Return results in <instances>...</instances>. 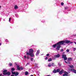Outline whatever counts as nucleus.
Returning <instances> with one entry per match:
<instances>
[{
	"instance_id": "f257e3e1",
	"label": "nucleus",
	"mask_w": 76,
	"mask_h": 76,
	"mask_svg": "<svg viewBox=\"0 0 76 76\" xmlns=\"http://www.w3.org/2000/svg\"><path fill=\"white\" fill-rule=\"evenodd\" d=\"M69 43L72 44V43H73V42H71L70 41L66 40H65L63 41H61L59 42H58L57 44L54 45H53V48H55L56 46V50H59L60 48L61 47V45H65L66 44H69Z\"/></svg>"
},
{
	"instance_id": "f03ea898",
	"label": "nucleus",
	"mask_w": 76,
	"mask_h": 76,
	"mask_svg": "<svg viewBox=\"0 0 76 76\" xmlns=\"http://www.w3.org/2000/svg\"><path fill=\"white\" fill-rule=\"evenodd\" d=\"M29 53H27V55H30L31 57H34V54L33 53H34V50L32 49H30L29 50Z\"/></svg>"
},
{
	"instance_id": "7ed1b4c3",
	"label": "nucleus",
	"mask_w": 76,
	"mask_h": 76,
	"mask_svg": "<svg viewBox=\"0 0 76 76\" xmlns=\"http://www.w3.org/2000/svg\"><path fill=\"white\" fill-rule=\"evenodd\" d=\"M7 70L4 69L3 71V75H8V76L10 75V73L9 72H7Z\"/></svg>"
},
{
	"instance_id": "20e7f679",
	"label": "nucleus",
	"mask_w": 76,
	"mask_h": 76,
	"mask_svg": "<svg viewBox=\"0 0 76 76\" xmlns=\"http://www.w3.org/2000/svg\"><path fill=\"white\" fill-rule=\"evenodd\" d=\"M62 58H64V60H66L67 59V58L66 57V55L65 54H63L62 56Z\"/></svg>"
},
{
	"instance_id": "39448f33",
	"label": "nucleus",
	"mask_w": 76,
	"mask_h": 76,
	"mask_svg": "<svg viewBox=\"0 0 76 76\" xmlns=\"http://www.w3.org/2000/svg\"><path fill=\"white\" fill-rule=\"evenodd\" d=\"M69 70L71 71L72 72L74 73H76V70L74 69H70V68H68Z\"/></svg>"
},
{
	"instance_id": "423d86ee",
	"label": "nucleus",
	"mask_w": 76,
	"mask_h": 76,
	"mask_svg": "<svg viewBox=\"0 0 76 76\" xmlns=\"http://www.w3.org/2000/svg\"><path fill=\"white\" fill-rule=\"evenodd\" d=\"M17 69L18 70H23V69H24V68H23V67H20V66H19V65H18L17 66Z\"/></svg>"
},
{
	"instance_id": "0eeeda50",
	"label": "nucleus",
	"mask_w": 76,
	"mask_h": 76,
	"mask_svg": "<svg viewBox=\"0 0 76 76\" xmlns=\"http://www.w3.org/2000/svg\"><path fill=\"white\" fill-rule=\"evenodd\" d=\"M12 75H15V76H18V75H19V73L18 72H13V71H12Z\"/></svg>"
},
{
	"instance_id": "6e6552de",
	"label": "nucleus",
	"mask_w": 76,
	"mask_h": 76,
	"mask_svg": "<svg viewBox=\"0 0 76 76\" xmlns=\"http://www.w3.org/2000/svg\"><path fill=\"white\" fill-rule=\"evenodd\" d=\"M64 74L63 75V76H67L68 75V73L66 72H64Z\"/></svg>"
},
{
	"instance_id": "1a4fd4ad",
	"label": "nucleus",
	"mask_w": 76,
	"mask_h": 76,
	"mask_svg": "<svg viewBox=\"0 0 76 76\" xmlns=\"http://www.w3.org/2000/svg\"><path fill=\"white\" fill-rule=\"evenodd\" d=\"M60 54H58L57 55H55V57H56V58H58L60 57Z\"/></svg>"
},
{
	"instance_id": "9d476101",
	"label": "nucleus",
	"mask_w": 76,
	"mask_h": 76,
	"mask_svg": "<svg viewBox=\"0 0 76 76\" xmlns=\"http://www.w3.org/2000/svg\"><path fill=\"white\" fill-rule=\"evenodd\" d=\"M40 51L39 50H38L37 51V53H36V56H38L39 53Z\"/></svg>"
},
{
	"instance_id": "9b49d317",
	"label": "nucleus",
	"mask_w": 76,
	"mask_h": 76,
	"mask_svg": "<svg viewBox=\"0 0 76 76\" xmlns=\"http://www.w3.org/2000/svg\"><path fill=\"white\" fill-rule=\"evenodd\" d=\"M69 67H70V68H69L70 69H72V68H73L74 67V66H73L71 65H69Z\"/></svg>"
},
{
	"instance_id": "f8f14e48",
	"label": "nucleus",
	"mask_w": 76,
	"mask_h": 76,
	"mask_svg": "<svg viewBox=\"0 0 76 76\" xmlns=\"http://www.w3.org/2000/svg\"><path fill=\"white\" fill-rule=\"evenodd\" d=\"M64 71V70L63 69H62V70L60 72H59V74H62V73H63V72Z\"/></svg>"
},
{
	"instance_id": "ddd939ff",
	"label": "nucleus",
	"mask_w": 76,
	"mask_h": 76,
	"mask_svg": "<svg viewBox=\"0 0 76 76\" xmlns=\"http://www.w3.org/2000/svg\"><path fill=\"white\" fill-rule=\"evenodd\" d=\"M72 60H73V58H68V60H69V61H72Z\"/></svg>"
},
{
	"instance_id": "4468645a",
	"label": "nucleus",
	"mask_w": 76,
	"mask_h": 76,
	"mask_svg": "<svg viewBox=\"0 0 76 76\" xmlns=\"http://www.w3.org/2000/svg\"><path fill=\"white\" fill-rule=\"evenodd\" d=\"M14 8L15 9H18V7L17 5H15V6Z\"/></svg>"
},
{
	"instance_id": "2eb2a0df",
	"label": "nucleus",
	"mask_w": 76,
	"mask_h": 76,
	"mask_svg": "<svg viewBox=\"0 0 76 76\" xmlns=\"http://www.w3.org/2000/svg\"><path fill=\"white\" fill-rule=\"evenodd\" d=\"M53 73H57L56 70H54L53 71Z\"/></svg>"
},
{
	"instance_id": "dca6fc26",
	"label": "nucleus",
	"mask_w": 76,
	"mask_h": 76,
	"mask_svg": "<svg viewBox=\"0 0 76 76\" xmlns=\"http://www.w3.org/2000/svg\"><path fill=\"white\" fill-rule=\"evenodd\" d=\"M60 69H57L56 70V72L57 73H58V72H60Z\"/></svg>"
},
{
	"instance_id": "f3484780",
	"label": "nucleus",
	"mask_w": 76,
	"mask_h": 76,
	"mask_svg": "<svg viewBox=\"0 0 76 76\" xmlns=\"http://www.w3.org/2000/svg\"><path fill=\"white\" fill-rule=\"evenodd\" d=\"M52 59L51 58H50L48 59V61H51Z\"/></svg>"
},
{
	"instance_id": "a211bd4d",
	"label": "nucleus",
	"mask_w": 76,
	"mask_h": 76,
	"mask_svg": "<svg viewBox=\"0 0 76 76\" xmlns=\"http://www.w3.org/2000/svg\"><path fill=\"white\" fill-rule=\"evenodd\" d=\"M25 74L26 75H28V72H25Z\"/></svg>"
},
{
	"instance_id": "6ab92c4d",
	"label": "nucleus",
	"mask_w": 76,
	"mask_h": 76,
	"mask_svg": "<svg viewBox=\"0 0 76 76\" xmlns=\"http://www.w3.org/2000/svg\"><path fill=\"white\" fill-rule=\"evenodd\" d=\"M15 70V68H12L11 69V70L12 71H14V70Z\"/></svg>"
},
{
	"instance_id": "aec40b11",
	"label": "nucleus",
	"mask_w": 76,
	"mask_h": 76,
	"mask_svg": "<svg viewBox=\"0 0 76 76\" xmlns=\"http://www.w3.org/2000/svg\"><path fill=\"white\" fill-rule=\"evenodd\" d=\"M48 66L49 67H51V64H48Z\"/></svg>"
},
{
	"instance_id": "412c9836",
	"label": "nucleus",
	"mask_w": 76,
	"mask_h": 76,
	"mask_svg": "<svg viewBox=\"0 0 76 76\" xmlns=\"http://www.w3.org/2000/svg\"><path fill=\"white\" fill-rule=\"evenodd\" d=\"M9 65L10 66H12V64L11 63H10Z\"/></svg>"
},
{
	"instance_id": "4be33fe9",
	"label": "nucleus",
	"mask_w": 76,
	"mask_h": 76,
	"mask_svg": "<svg viewBox=\"0 0 76 76\" xmlns=\"http://www.w3.org/2000/svg\"><path fill=\"white\" fill-rule=\"evenodd\" d=\"M70 51V50H69V49H67L66 50V51H67V53H69V51Z\"/></svg>"
},
{
	"instance_id": "5701e85b",
	"label": "nucleus",
	"mask_w": 76,
	"mask_h": 76,
	"mask_svg": "<svg viewBox=\"0 0 76 76\" xmlns=\"http://www.w3.org/2000/svg\"><path fill=\"white\" fill-rule=\"evenodd\" d=\"M65 63H67V64H69V62H67V61H65Z\"/></svg>"
},
{
	"instance_id": "b1692460",
	"label": "nucleus",
	"mask_w": 76,
	"mask_h": 76,
	"mask_svg": "<svg viewBox=\"0 0 76 76\" xmlns=\"http://www.w3.org/2000/svg\"><path fill=\"white\" fill-rule=\"evenodd\" d=\"M33 60H34V58H31V61H33Z\"/></svg>"
},
{
	"instance_id": "393cba45",
	"label": "nucleus",
	"mask_w": 76,
	"mask_h": 76,
	"mask_svg": "<svg viewBox=\"0 0 76 76\" xmlns=\"http://www.w3.org/2000/svg\"><path fill=\"white\" fill-rule=\"evenodd\" d=\"M54 63H52V66H54Z\"/></svg>"
},
{
	"instance_id": "a878e982",
	"label": "nucleus",
	"mask_w": 76,
	"mask_h": 76,
	"mask_svg": "<svg viewBox=\"0 0 76 76\" xmlns=\"http://www.w3.org/2000/svg\"><path fill=\"white\" fill-rule=\"evenodd\" d=\"M61 5H64V3L62 2L61 4Z\"/></svg>"
},
{
	"instance_id": "bb28decb",
	"label": "nucleus",
	"mask_w": 76,
	"mask_h": 76,
	"mask_svg": "<svg viewBox=\"0 0 76 76\" xmlns=\"http://www.w3.org/2000/svg\"><path fill=\"white\" fill-rule=\"evenodd\" d=\"M10 20H11V18H10L9 19V20L10 22Z\"/></svg>"
},
{
	"instance_id": "cd10ccee",
	"label": "nucleus",
	"mask_w": 76,
	"mask_h": 76,
	"mask_svg": "<svg viewBox=\"0 0 76 76\" xmlns=\"http://www.w3.org/2000/svg\"><path fill=\"white\" fill-rule=\"evenodd\" d=\"M45 60H47L48 59V57H47L45 58Z\"/></svg>"
},
{
	"instance_id": "c85d7f7f",
	"label": "nucleus",
	"mask_w": 76,
	"mask_h": 76,
	"mask_svg": "<svg viewBox=\"0 0 76 76\" xmlns=\"http://www.w3.org/2000/svg\"><path fill=\"white\" fill-rule=\"evenodd\" d=\"M0 76H4V75H3V74H0Z\"/></svg>"
},
{
	"instance_id": "c756f323",
	"label": "nucleus",
	"mask_w": 76,
	"mask_h": 76,
	"mask_svg": "<svg viewBox=\"0 0 76 76\" xmlns=\"http://www.w3.org/2000/svg\"><path fill=\"white\" fill-rule=\"evenodd\" d=\"M24 57L25 58H26V55L24 56Z\"/></svg>"
},
{
	"instance_id": "7c9ffc66",
	"label": "nucleus",
	"mask_w": 76,
	"mask_h": 76,
	"mask_svg": "<svg viewBox=\"0 0 76 76\" xmlns=\"http://www.w3.org/2000/svg\"><path fill=\"white\" fill-rule=\"evenodd\" d=\"M49 55H50V54H47L46 55L47 56H49Z\"/></svg>"
},
{
	"instance_id": "2f4dec72",
	"label": "nucleus",
	"mask_w": 76,
	"mask_h": 76,
	"mask_svg": "<svg viewBox=\"0 0 76 76\" xmlns=\"http://www.w3.org/2000/svg\"><path fill=\"white\" fill-rule=\"evenodd\" d=\"M63 51V49H61V51Z\"/></svg>"
},
{
	"instance_id": "473e14b6",
	"label": "nucleus",
	"mask_w": 76,
	"mask_h": 76,
	"mask_svg": "<svg viewBox=\"0 0 76 76\" xmlns=\"http://www.w3.org/2000/svg\"><path fill=\"white\" fill-rule=\"evenodd\" d=\"M27 59H29V57L27 56Z\"/></svg>"
},
{
	"instance_id": "72a5a7b5",
	"label": "nucleus",
	"mask_w": 76,
	"mask_h": 76,
	"mask_svg": "<svg viewBox=\"0 0 76 76\" xmlns=\"http://www.w3.org/2000/svg\"><path fill=\"white\" fill-rule=\"evenodd\" d=\"M76 50V48H74V51H75Z\"/></svg>"
},
{
	"instance_id": "f704fd0d",
	"label": "nucleus",
	"mask_w": 76,
	"mask_h": 76,
	"mask_svg": "<svg viewBox=\"0 0 76 76\" xmlns=\"http://www.w3.org/2000/svg\"><path fill=\"white\" fill-rule=\"evenodd\" d=\"M65 9H67V8L66 7H65Z\"/></svg>"
},
{
	"instance_id": "c9c22d12",
	"label": "nucleus",
	"mask_w": 76,
	"mask_h": 76,
	"mask_svg": "<svg viewBox=\"0 0 76 76\" xmlns=\"http://www.w3.org/2000/svg\"><path fill=\"white\" fill-rule=\"evenodd\" d=\"M6 42H7L8 41V40H6Z\"/></svg>"
},
{
	"instance_id": "e433bc0d",
	"label": "nucleus",
	"mask_w": 76,
	"mask_h": 76,
	"mask_svg": "<svg viewBox=\"0 0 76 76\" xmlns=\"http://www.w3.org/2000/svg\"><path fill=\"white\" fill-rule=\"evenodd\" d=\"M1 45V43H0V45Z\"/></svg>"
},
{
	"instance_id": "4c0bfd02",
	"label": "nucleus",
	"mask_w": 76,
	"mask_h": 76,
	"mask_svg": "<svg viewBox=\"0 0 76 76\" xmlns=\"http://www.w3.org/2000/svg\"><path fill=\"white\" fill-rule=\"evenodd\" d=\"M11 76H15L13 75H11Z\"/></svg>"
},
{
	"instance_id": "58836bf2",
	"label": "nucleus",
	"mask_w": 76,
	"mask_h": 76,
	"mask_svg": "<svg viewBox=\"0 0 76 76\" xmlns=\"http://www.w3.org/2000/svg\"><path fill=\"white\" fill-rule=\"evenodd\" d=\"M75 44H76V42H75Z\"/></svg>"
},
{
	"instance_id": "ea45409f",
	"label": "nucleus",
	"mask_w": 76,
	"mask_h": 76,
	"mask_svg": "<svg viewBox=\"0 0 76 76\" xmlns=\"http://www.w3.org/2000/svg\"><path fill=\"white\" fill-rule=\"evenodd\" d=\"M1 6H0V8H1Z\"/></svg>"
},
{
	"instance_id": "a19ab883",
	"label": "nucleus",
	"mask_w": 76,
	"mask_h": 76,
	"mask_svg": "<svg viewBox=\"0 0 76 76\" xmlns=\"http://www.w3.org/2000/svg\"><path fill=\"white\" fill-rule=\"evenodd\" d=\"M46 76H50L49 75H47Z\"/></svg>"
}]
</instances>
